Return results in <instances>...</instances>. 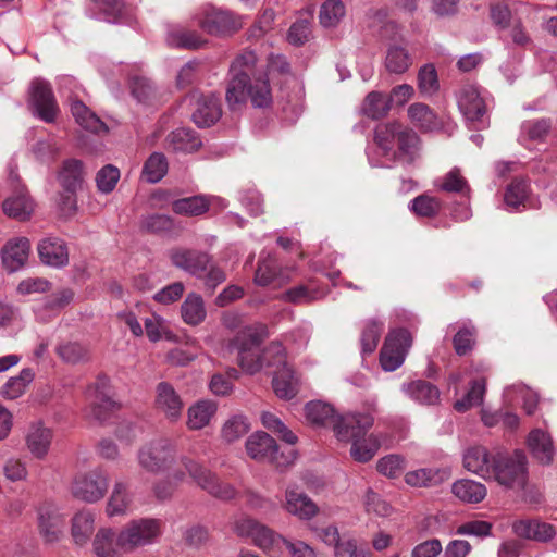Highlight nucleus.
<instances>
[{"mask_svg":"<svg viewBox=\"0 0 557 557\" xmlns=\"http://www.w3.org/2000/svg\"><path fill=\"white\" fill-rule=\"evenodd\" d=\"M234 531L238 536L251 539L255 546L270 557H283L287 539L271 528L250 518H240L234 523Z\"/></svg>","mask_w":557,"mask_h":557,"instance_id":"obj_7","label":"nucleus"},{"mask_svg":"<svg viewBox=\"0 0 557 557\" xmlns=\"http://www.w3.org/2000/svg\"><path fill=\"white\" fill-rule=\"evenodd\" d=\"M389 110L391 106L387 96L380 91L369 92L361 108L362 113L372 120L385 116Z\"/></svg>","mask_w":557,"mask_h":557,"instance_id":"obj_46","label":"nucleus"},{"mask_svg":"<svg viewBox=\"0 0 557 557\" xmlns=\"http://www.w3.org/2000/svg\"><path fill=\"white\" fill-rule=\"evenodd\" d=\"M35 377L30 368H24L18 375L10 377L1 388V395L7 399H16L21 397L29 383Z\"/></svg>","mask_w":557,"mask_h":557,"instance_id":"obj_44","label":"nucleus"},{"mask_svg":"<svg viewBox=\"0 0 557 557\" xmlns=\"http://www.w3.org/2000/svg\"><path fill=\"white\" fill-rule=\"evenodd\" d=\"M65 517L54 504H45L38 509V530L46 543L59 542L64 534Z\"/></svg>","mask_w":557,"mask_h":557,"instance_id":"obj_16","label":"nucleus"},{"mask_svg":"<svg viewBox=\"0 0 557 557\" xmlns=\"http://www.w3.org/2000/svg\"><path fill=\"white\" fill-rule=\"evenodd\" d=\"M249 97L255 108H268L272 103V92L267 77L257 78L246 86V98Z\"/></svg>","mask_w":557,"mask_h":557,"instance_id":"obj_47","label":"nucleus"},{"mask_svg":"<svg viewBox=\"0 0 557 557\" xmlns=\"http://www.w3.org/2000/svg\"><path fill=\"white\" fill-rule=\"evenodd\" d=\"M74 297V293L70 288H62L50 296L44 302L35 308V313L38 318L44 319V312L57 313L65 306H67Z\"/></svg>","mask_w":557,"mask_h":557,"instance_id":"obj_49","label":"nucleus"},{"mask_svg":"<svg viewBox=\"0 0 557 557\" xmlns=\"http://www.w3.org/2000/svg\"><path fill=\"white\" fill-rule=\"evenodd\" d=\"M494 460L490 459L488 453L483 446H472L463 453L465 468L484 479L492 478Z\"/></svg>","mask_w":557,"mask_h":557,"instance_id":"obj_27","label":"nucleus"},{"mask_svg":"<svg viewBox=\"0 0 557 557\" xmlns=\"http://www.w3.org/2000/svg\"><path fill=\"white\" fill-rule=\"evenodd\" d=\"M166 42L172 47L197 49L203 46L205 40L194 32L171 28L166 34Z\"/></svg>","mask_w":557,"mask_h":557,"instance_id":"obj_54","label":"nucleus"},{"mask_svg":"<svg viewBox=\"0 0 557 557\" xmlns=\"http://www.w3.org/2000/svg\"><path fill=\"white\" fill-rule=\"evenodd\" d=\"M174 228V221L166 214L153 213L140 219V230L151 234H166Z\"/></svg>","mask_w":557,"mask_h":557,"instance_id":"obj_53","label":"nucleus"},{"mask_svg":"<svg viewBox=\"0 0 557 557\" xmlns=\"http://www.w3.org/2000/svg\"><path fill=\"white\" fill-rule=\"evenodd\" d=\"M85 395L90 408V414L98 421H104L109 412L113 411L117 406L112 397L110 381L106 376H98L87 387Z\"/></svg>","mask_w":557,"mask_h":557,"instance_id":"obj_14","label":"nucleus"},{"mask_svg":"<svg viewBox=\"0 0 557 557\" xmlns=\"http://www.w3.org/2000/svg\"><path fill=\"white\" fill-rule=\"evenodd\" d=\"M412 64V59L406 48L393 45L389 46L385 57V67L389 73L403 74Z\"/></svg>","mask_w":557,"mask_h":557,"instance_id":"obj_43","label":"nucleus"},{"mask_svg":"<svg viewBox=\"0 0 557 557\" xmlns=\"http://www.w3.org/2000/svg\"><path fill=\"white\" fill-rule=\"evenodd\" d=\"M138 507L135 495L131 490H112L106 506L109 517L126 516Z\"/></svg>","mask_w":557,"mask_h":557,"instance_id":"obj_36","label":"nucleus"},{"mask_svg":"<svg viewBox=\"0 0 557 557\" xmlns=\"http://www.w3.org/2000/svg\"><path fill=\"white\" fill-rule=\"evenodd\" d=\"M218 405L213 400L201 399L187 410V426L190 430H201L207 426L215 414Z\"/></svg>","mask_w":557,"mask_h":557,"instance_id":"obj_35","label":"nucleus"},{"mask_svg":"<svg viewBox=\"0 0 557 557\" xmlns=\"http://www.w3.org/2000/svg\"><path fill=\"white\" fill-rule=\"evenodd\" d=\"M71 113L75 122L90 133L99 134L108 131L101 119L81 100L71 102Z\"/></svg>","mask_w":557,"mask_h":557,"instance_id":"obj_34","label":"nucleus"},{"mask_svg":"<svg viewBox=\"0 0 557 557\" xmlns=\"http://www.w3.org/2000/svg\"><path fill=\"white\" fill-rule=\"evenodd\" d=\"M144 324L146 335L152 343L161 339L173 341L175 338L169 322L159 314L153 313L151 317L146 318Z\"/></svg>","mask_w":557,"mask_h":557,"instance_id":"obj_48","label":"nucleus"},{"mask_svg":"<svg viewBox=\"0 0 557 557\" xmlns=\"http://www.w3.org/2000/svg\"><path fill=\"white\" fill-rule=\"evenodd\" d=\"M114 531L111 528L99 529L92 542L97 557H116L119 545Z\"/></svg>","mask_w":557,"mask_h":557,"instance_id":"obj_45","label":"nucleus"},{"mask_svg":"<svg viewBox=\"0 0 557 557\" xmlns=\"http://www.w3.org/2000/svg\"><path fill=\"white\" fill-rule=\"evenodd\" d=\"M85 177L84 163L77 159L63 161L58 172V181L65 191H77Z\"/></svg>","mask_w":557,"mask_h":557,"instance_id":"obj_29","label":"nucleus"},{"mask_svg":"<svg viewBox=\"0 0 557 557\" xmlns=\"http://www.w3.org/2000/svg\"><path fill=\"white\" fill-rule=\"evenodd\" d=\"M275 355V360L269 361V367L276 368L272 386L275 395L282 399H292L298 393L299 379L286 361L285 348L278 342L269 345L265 356Z\"/></svg>","mask_w":557,"mask_h":557,"instance_id":"obj_9","label":"nucleus"},{"mask_svg":"<svg viewBox=\"0 0 557 557\" xmlns=\"http://www.w3.org/2000/svg\"><path fill=\"white\" fill-rule=\"evenodd\" d=\"M121 173L120 170L112 165L107 164L102 166L96 174V185L101 194H110L115 188Z\"/></svg>","mask_w":557,"mask_h":557,"instance_id":"obj_59","label":"nucleus"},{"mask_svg":"<svg viewBox=\"0 0 557 557\" xmlns=\"http://www.w3.org/2000/svg\"><path fill=\"white\" fill-rule=\"evenodd\" d=\"M181 315L188 325L196 326L202 323L207 317L202 297L196 293L188 294L181 306Z\"/></svg>","mask_w":557,"mask_h":557,"instance_id":"obj_38","label":"nucleus"},{"mask_svg":"<svg viewBox=\"0 0 557 557\" xmlns=\"http://www.w3.org/2000/svg\"><path fill=\"white\" fill-rule=\"evenodd\" d=\"M258 62L252 50H245L238 54L230 66L231 79L226 88V102L231 110L246 102V86L250 74Z\"/></svg>","mask_w":557,"mask_h":557,"instance_id":"obj_8","label":"nucleus"},{"mask_svg":"<svg viewBox=\"0 0 557 557\" xmlns=\"http://www.w3.org/2000/svg\"><path fill=\"white\" fill-rule=\"evenodd\" d=\"M250 429L246 417L237 414L228 419L222 429V435L225 441L234 442L244 436Z\"/></svg>","mask_w":557,"mask_h":557,"instance_id":"obj_60","label":"nucleus"},{"mask_svg":"<svg viewBox=\"0 0 557 557\" xmlns=\"http://www.w3.org/2000/svg\"><path fill=\"white\" fill-rule=\"evenodd\" d=\"M2 209L9 218L26 221L34 212L35 202L28 195L26 187L16 184L12 194L4 199Z\"/></svg>","mask_w":557,"mask_h":557,"instance_id":"obj_20","label":"nucleus"},{"mask_svg":"<svg viewBox=\"0 0 557 557\" xmlns=\"http://www.w3.org/2000/svg\"><path fill=\"white\" fill-rule=\"evenodd\" d=\"M261 337L258 332L250 327H244L237 332L235 337L228 342L230 352H237V362L242 370L248 374H255L269 367V361L275 360V355L265 356L269 346L261 351Z\"/></svg>","mask_w":557,"mask_h":557,"instance_id":"obj_4","label":"nucleus"},{"mask_svg":"<svg viewBox=\"0 0 557 557\" xmlns=\"http://www.w3.org/2000/svg\"><path fill=\"white\" fill-rule=\"evenodd\" d=\"M222 111L219 98L214 95L201 96L191 115L198 127H210L221 117Z\"/></svg>","mask_w":557,"mask_h":557,"instance_id":"obj_26","label":"nucleus"},{"mask_svg":"<svg viewBox=\"0 0 557 557\" xmlns=\"http://www.w3.org/2000/svg\"><path fill=\"white\" fill-rule=\"evenodd\" d=\"M460 112L473 127H486L488 125L486 112V97L478 86L465 85L457 96Z\"/></svg>","mask_w":557,"mask_h":557,"instance_id":"obj_12","label":"nucleus"},{"mask_svg":"<svg viewBox=\"0 0 557 557\" xmlns=\"http://www.w3.org/2000/svg\"><path fill=\"white\" fill-rule=\"evenodd\" d=\"M211 207L208 196L197 195L173 201L172 210L176 214L197 216L206 213Z\"/></svg>","mask_w":557,"mask_h":557,"instance_id":"obj_39","label":"nucleus"},{"mask_svg":"<svg viewBox=\"0 0 557 557\" xmlns=\"http://www.w3.org/2000/svg\"><path fill=\"white\" fill-rule=\"evenodd\" d=\"M405 460L399 455H388L381 458L376 463L377 471L388 478L398 476L404 469Z\"/></svg>","mask_w":557,"mask_h":557,"instance_id":"obj_64","label":"nucleus"},{"mask_svg":"<svg viewBox=\"0 0 557 557\" xmlns=\"http://www.w3.org/2000/svg\"><path fill=\"white\" fill-rule=\"evenodd\" d=\"M29 101L34 112L42 121L51 123L55 120L59 107L48 82L39 78L33 81Z\"/></svg>","mask_w":557,"mask_h":557,"instance_id":"obj_15","label":"nucleus"},{"mask_svg":"<svg viewBox=\"0 0 557 557\" xmlns=\"http://www.w3.org/2000/svg\"><path fill=\"white\" fill-rule=\"evenodd\" d=\"M418 88L421 95L431 97L440 88L437 72L433 64H424L418 73Z\"/></svg>","mask_w":557,"mask_h":557,"instance_id":"obj_56","label":"nucleus"},{"mask_svg":"<svg viewBox=\"0 0 557 557\" xmlns=\"http://www.w3.org/2000/svg\"><path fill=\"white\" fill-rule=\"evenodd\" d=\"M246 450L250 458L284 469L294 463L297 453L293 447L280 448L275 440L265 432H256L246 441Z\"/></svg>","mask_w":557,"mask_h":557,"instance_id":"obj_5","label":"nucleus"},{"mask_svg":"<svg viewBox=\"0 0 557 557\" xmlns=\"http://www.w3.org/2000/svg\"><path fill=\"white\" fill-rule=\"evenodd\" d=\"M108 484V473L101 468L78 472L74 479L75 487H107Z\"/></svg>","mask_w":557,"mask_h":557,"instance_id":"obj_58","label":"nucleus"},{"mask_svg":"<svg viewBox=\"0 0 557 557\" xmlns=\"http://www.w3.org/2000/svg\"><path fill=\"white\" fill-rule=\"evenodd\" d=\"M437 186L441 190L447 193L468 194L470 190L467 181L461 176L457 168L450 170Z\"/></svg>","mask_w":557,"mask_h":557,"instance_id":"obj_63","label":"nucleus"},{"mask_svg":"<svg viewBox=\"0 0 557 557\" xmlns=\"http://www.w3.org/2000/svg\"><path fill=\"white\" fill-rule=\"evenodd\" d=\"M325 290L310 285H297L282 294L281 299L295 305L309 304L325 296Z\"/></svg>","mask_w":557,"mask_h":557,"instance_id":"obj_41","label":"nucleus"},{"mask_svg":"<svg viewBox=\"0 0 557 557\" xmlns=\"http://www.w3.org/2000/svg\"><path fill=\"white\" fill-rule=\"evenodd\" d=\"M123 7L122 0H91L90 16L108 23H116Z\"/></svg>","mask_w":557,"mask_h":557,"instance_id":"obj_42","label":"nucleus"},{"mask_svg":"<svg viewBox=\"0 0 557 557\" xmlns=\"http://www.w3.org/2000/svg\"><path fill=\"white\" fill-rule=\"evenodd\" d=\"M286 510L302 520L313 518L318 506L300 490H289L286 494Z\"/></svg>","mask_w":557,"mask_h":557,"instance_id":"obj_31","label":"nucleus"},{"mask_svg":"<svg viewBox=\"0 0 557 557\" xmlns=\"http://www.w3.org/2000/svg\"><path fill=\"white\" fill-rule=\"evenodd\" d=\"M409 208L419 216L431 218L440 211L441 203L434 197L421 195L410 202Z\"/></svg>","mask_w":557,"mask_h":557,"instance_id":"obj_62","label":"nucleus"},{"mask_svg":"<svg viewBox=\"0 0 557 557\" xmlns=\"http://www.w3.org/2000/svg\"><path fill=\"white\" fill-rule=\"evenodd\" d=\"M345 13L342 0H326L320 9V23L323 27H334L345 16Z\"/></svg>","mask_w":557,"mask_h":557,"instance_id":"obj_55","label":"nucleus"},{"mask_svg":"<svg viewBox=\"0 0 557 557\" xmlns=\"http://www.w3.org/2000/svg\"><path fill=\"white\" fill-rule=\"evenodd\" d=\"M95 531V516L90 511L82 510L71 519V536L75 545H86Z\"/></svg>","mask_w":557,"mask_h":557,"instance_id":"obj_37","label":"nucleus"},{"mask_svg":"<svg viewBox=\"0 0 557 557\" xmlns=\"http://www.w3.org/2000/svg\"><path fill=\"white\" fill-rule=\"evenodd\" d=\"M293 268H282L271 253L261 252L255 271L253 282L258 286L283 285L290 281Z\"/></svg>","mask_w":557,"mask_h":557,"instance_id":"obj_17","label":"nucleus"},{"mask_svg":"<svg viewBox=\"0 0 557 557\" xmlns=\"http://www.w3.org/2000/svg\"><path fill=\"white\" fill-rule=\"evenodd\" d=\"M261 421L264 428L277 433L287 444H296L297 436L290 430H288V428L275 414L271 412H263L261 414Z\"/></svg>","mask_w":557,"mask_h":557,"instance_id":"obj_61","label":"nucleus"},{"mask_svg":"<svg viewBox=\"0 0 557 557\" xmlns=\"http://www.w3.org/2000/svg\"><path fill=\"white\" fill-rule=\"evenodd\" d=\"M384 324L375 319H369L363 322L361 329V354H372L379 344Z\"/></svg>","mask_w":557,"mask_h":557,"instance_id":"obj_50","label":"nucleus"},{"mask_svg":"<svg viewBox=\"0 0 557 557\" xmlns=\"http://www.w3.org/2000/svg\"><path fill=\"white\" fill-rule=\"evenodd\" d=\"M30 243L26 237H16L7 242L1 251L2 263L9 272L22 269L28 260Z\"/></svg>","mask_w":557,"mask_h":557,"instance_id":"obj_23","label":"nucleus"},{"mask_svg":"<svg viewBox=\"0 0 557 557\" xmlns=\"http://www.w3.org/2000/svg\"><path fill=\"white\" fill-rule=\"evenodd\" d=\"M168 144L175 151L193 152L201 146V140L194 131L180 127L169 134Z\"/></svg>","mask_w":557,"mask_h":557,"instance_id":"obj_40","label":"nucleus"},{"mask_svg":"<svg viewBox=\"0 0 557 557\" xmlns=\"http://www.w3.org/2000/svg\"><path fill=\"white\" fill-rule=\"evenodd\" d=\"M528 194L529 188L525 181L515 180L509 184L504 195V201L508 210L519 211L521 208H525Z\"/></svg>","mask_w":557,"mask_h":557,"instance_id":"obj_51","label":"nucleus"},{"mask_svg":"<svg viewBox=\"0 0 557 557\" xmlns=\"http://www.w3.org/2000/svg\"><path fill=\"white\" fill-rule=\"evenodd\" d=\"M450 474V469L447 467L421 468L407 472L405 482L410 487H433L447 483Z\"/></svg>","mask_w":557,"mask_h":557,"instance_id":"obj_25","label":"nucleus"},{"mask_svg":"<svg viewBox=\"0 0 557 557\" xmlns=\"http://www.w3.org/2000/svg\"><path fill=\"white\" fill-rule=\"evenodd\" d=\"M485 394V381H472L469 392L466 396L457 400L454 405L455 409L459 412H465L471 407L479 406L483 401Z\"/></svg>","mask_w":557,"mask_h":557,"instance_id":"obj_57","label":"nucleus"},{"mask_svg":"<svg viewBox=\"0 0 557 557\" xmlns=\"http://www.w3.org/2000/svg\"><path fill=\"white\" fill-rule=\"evenodd\" d=\"M374 418L368 413H347L344 420L345 428H336V437L342 442H350V455L358 462L371 460L380 447L375 435L369 434Z\"/></svg>","mask_w":557,"mask_h":557,"instance_id":"obj_3","label":"nucleus"},{"mask_svg":"<svg viewBox=\"0 0 557 557\" xmlns=\"http://www.w3.org/2000/svg\"><path fill=\"white\" fill-rule=\"evenodd\" d=\"M492 476L506 487H524L528 479L525 455L516 450L511 457H498L494 460Z\"/></svg>","mask_w":557,"mask_h":557,"instance_id":"obj_11","label":"nucleus"},{"mask_svg":"<svg viewBox=\"0 0 557 557\" xmlns=\"http://www.w3.org/2000/svg\"><path fill=\"white\" fill-rule=\"evenodd\" d=\"M527 443L532 456L537 461L549 463L553 460L555 448L550 436L546 432L540 429L531 431Z\"/></svg>","mask_w":557,"mask_h":557,"instance_id":"obj_32","label":"nucleus"},{"mask_svg":"<svg viewBox=\"0 0 557 557\" xmlns=\"http://www.w3.org/2000/svg\"><path fill=\"white\" fill-rule=\"evenodd\" d=\"M168 172V160L161 152H153L145 162L143 177L149 183H158Z\"/></svg>","mask_w":557,"mask_h":557,"instance_id":"obj_52","label":"nucleus"},{"mask_svg":"<svg viewBox=\"0 0 557 557\" xmlns=\"http://www.w3.org/2000/svg\"><path fill=\"white\" fill-rule=\"evenodd\" d=\"M306 419L309 423L318 428H330L336 435V428H345V416L335 414L334 408L323 401H310L305 407Z\"/></svg>","mask_w":557,"mask_h":557,"instance_id":"obj_21","label":"nucleus"},{"mask_svg":"<svg viewBox=\"0 0 557 557\" xmlns=\"http://www.w3.org/2000/svg\"><path fill=\"white\" fill-rule=\"evenodd\" d=\"M40 261L52 268H63L69 263V249L59 237H46L37 245Z\"/></svg>","mask_w":557,"mask_h":557,"instance_id":"obj_22","label":"nucleus"},{"mask_svg":"<svg viewBox=\"0 0 557 557\" xmlns=\"http://www.w3.org/2000/svg\"><path fill=\"white\" fill-rule=\"evenodd\" d=\"M503 397L508 406H516L521 403L527 414H532L539 403L537 394L521 383L507 387Z\"/></svg>","mask_w":557,"mask_h":557,"instance_id":"obj_30","label":"nucleus"},{"mask_svg":"<svg viewBox=\"0 0 557 557\" xmlns=\"http://www.w3.org/2000/svg\"><path fill=\"white\" fill-rule=\"evenodd\" d=\"M401 391L413 401L421 405H435L440 399L438 388L423 380L404 383Z\"/></svg>","mask_w":557,"mask_h":557,"instance_id":"obj_33","label":"nucleus"},{"mask_svg":"<svg viewBox=\"0 0 557 557\" xmlns=\"http://www.w3.org/2000/svg\"><path fill=\"white\" fill-rule=\"evenodd\" d=\"M156 408L171 422L177 421L184 408L181 395L169 382H160L156 386Z\"/></svg>","mask_w":557,"mask_h":557,"instance_id":"obj_19","label":"nucleus"},{"mask_svg":"<svg viewBox=\"0 0 557 557\" xmlns=\"http://www.w3.org/2000/svg\"><path fill=\"white\" fill-rule=\"evenodd\" d=\"M407 115L413 127L422 133H433L442 128L441 117L425 103L414 102L407 109Z\"/></svg>","mask_w":557,"mask_h":557,"instance_id":"obj_24","label":"nucleus"},{"mask_svg":"<svg viewBox=\"0 0 557 557\" xmlns=\"http://www.w3.org/2000/svg\"><path fill=\"white\" fill-rule=\"evenodd\" d=\"M196 23L209 35L224 36L237 32L243 23L239 16L231 11L212 5L200 8L194 16Z\"/></svg>","mask_w":557,"mask_h":557,"instance_id":"obj_10","label":"nucleus"},{"mask_svg":"<svg viewBox=\"0 0 557 557\" xmlns=\"http://www.w3.org/2000/svg\"><path fill=\"white\" fill-rule=\"evenodd\" d=\"M52 437L51 429L41 422L33 423L26 435L27 448L36 458L41 459L48 454Z\"/></svg>","mask_w":557,"mask_h":557,"instance_id":"obj_28","label":"nucleus"},{"mask_svg":"<svg viewBox=\"0 0 557 557\" xmlns=\"http://www.w3.org/2000/svg\"><path fill=\"white\" fill-rule=\"evenodd\" d=\"M137 460L139 466L148 472L161 473L166 471L170 483H195L199 487L216 484L215 476L208 469L187 457L181 458L180 463L172 468L175 461V445L165 437L154 438L141 445L137 453Z\"/></svg>","mask_w":557,"mask_h":557,"instance_id":"obj_1","label":"nucleus"},{"mask_svg":"<svg viewBox=\"0 0 557 557\" xmlns=\"http://www.w3.org/2000/svg\"><path fill=\"white\" fill-rule=\"evenodd\" d=\"M169 258L174 267L196 277H202L210 265V255L196 249L173 248Z\"/></svg>","mask_w":557,"mask_h":557,"instance_id":"obj_18","label":"nucleus"},{"mask_svg":"<svg viewBox=\"0 0 557 557\" xmlns=\"http://www.w3.org/2000/svg\"><path fill=\"white\" fill-rule=\"evenodd\" d=\"M376 153L384 160H376L368 154L371 166L391 168L396 160L411 164L421 152V139L418 134L397 122L384 123L376 126L374 132Z\"/></svg>","mask_w":557,"mask_h":557,"instance_id":"obj_2","label":"nucleus"},{"mask_svg":"<svg viewBox=\"0 0 557 557\" xmlns=\"http://www.w3.org/2000/svg\"><path fill=\"white\" fill-rule=\"evenodd\" d=\"M411 334L405 329L393 330L385 338L380 352V362L385 371H395L405 361L411 347Z\"/></svg>","mask_w":557,"mask_h":557,"instance_id":"obj_13","label":"nucleus"},{"mask_svg":"<svg viewBox=\"0 0 557 557\" xmlns=\"http://www.w3.org/2000/svg\"><path fill=\"white\" fill-rule=\"evenodd\" d=\"M162 527V521L159 519H133L117 534L116 544L124 553L152 545L160 539Z\"/></svg>","mask_w":557,"mask_h":557,"instance_id":"obj_6","label":"nucleus"}]
</instances>
